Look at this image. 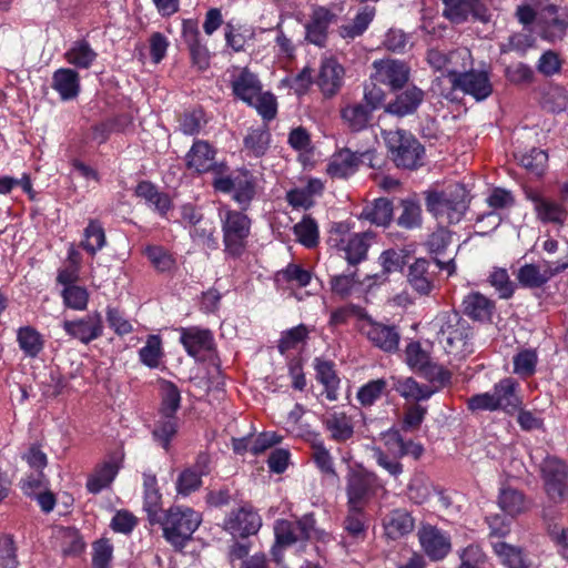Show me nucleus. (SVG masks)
<instances>
[{
	"label": "nucleus",
	"mask_w": 568,
	"mask_h": 568,
	"mask_svg": "<svg viewBox=\"0 0 568 568\" xmlns=\"http://www.w3.org/2000/svg\"><path fill=\"white\" fill-rule=\"evenodd\" d=\"M51 88L59 93L62 101L75 99L80 93V75L70 68H60L52 74Z\"/></svg>",
	"instance_id": "c9c22d12"
},
{
	"label": "nucleus",
	"mask_w": 568,
	"mask_h": 568,
	"mask_svg": "<svg viewBox=\"0 0 568 568\" xmlns=\"http://www.w3.org/2000/svg\"><path fill=\"white\" fill-rule=\"evenodd\" d=\"M315 377L324 387L326 399L335 402L338 398L341 379L335 369V363L323 357H315L313 362Z\"/></svg>",
	"instance_id": "473e14b6"
},
{
	"label": "nucleus",
	"mask_w": 568,
	"mask_h": 568,
	"mask_svg": "<svg viewBox=\"0 0 568 568\" xmlns=\"http://www.w3.org/2000/svg\"><path fill=\"white\" fill-rule=\"evenodd\" d=\"M358 152H353L348 148L335 152L326 166V173L332 179H347L353 175L361 165Z\"/></svg>",
	"instance_id": "2f4dec72"
},
{
	"label": "nucleus",
	"mask_w": 568,
	"mask_h": 568,
	"mask_svg": "<svg viewBox=\"0 0 568 568\" xmlns=\"http://www.w3.org/2000/svg\"><path fill=\"white\" fill-rule=\"evenodd\" d=\"M387 386L384 378L372 379L358 388L356 399L363 407H371L387 394Z\"/></svg>",
	"instance_id": "6e6d98bb"
},
{
	"label": "nucleus",
	"mask_w": 568,
	"mask_h": 568,
	"mask_svg": "<svg viewBox=\"0 0 568 568\" xmlns=\"http://www.w3.org/2000/svg\"><path fill=\"white\" fill-rule=\"evenodd\" d=\"M409 252L405 248H389L384 251L379 257V264L383 267V275L402 271L407 264Z\"/></svg>",
	"instance_id": "338daca9"
},
{
	"label": "nucleus",
	"mask_w": 568,
	"mask_h": 568,
	"mask_svg": "<svg viewBox=\"0 0 568 568\" xmlns=\"http://www.w3.org/2000/svg\"><path fill=\"white\" fill-rule=\"evenodd\" d=\"M314 514H306L296 520L278 519L274 534L280 545L292 546L312 539L316 535Z\"/></svg>",
	"instance_id": "9b49d317"
},
{
	"label": "nucleus",
	"mask_w": 568,
	"mask_h": 568,
	"mask_svg": "<svg viewBox=\"0 0 568 568\" xmlns=\"http://www.w3.org/2000/svg\"><path fill=\"white\" fill-rule=\"evenodd\" d=\"M182 40L186 44L192 64L204 71L210 67V52L201 41L199 23L194 19H185L182 22Z\"/></svg>",
	"instance_id": "5701e85b"
},
{
	"label": "nucleus",
	"mask_w": 568,
	"mask_h": 568,
	"mask_svg": "<svg viewBox=\"0 0 568 568\" xmlns=\"http://www.w3.org/2000/svg\"><path fill=\"white\" fill-rule=\"evenodd\" d=\"M202 521L200 513L190 507L172 506L156 521L164 539L175 549H183Z\"/></svg>",
	"instance_id": "7ed1b4c3"
},
{
	"label": "nucleus",
	"mask_w": 568,
	"mask_h": 568,
	"mask_svg": "<svg viewBox=\"0 0 568 568\" xmlns=\"http://www.w3.org/2000/svg\"><path fill=\"white\" fill-rule=\"evenodd\" d=\"M559 516L560 513L554 506H544L542 519L547 523L548 536L557 546L559 554L568 559V527H561L555 523Z\"/></svg>",
	"instance_id": "4c0bfd02"
},
{
	"label": "nucleus",
	"mask_w": 568,
	"mask_h": 568,
	"mask_svg": "<svg viewBox=\"0 0 568 568\" xmlns=\"http://www.w3.org/2000/svg\"><path fill=\"white\" fill-rule=\"evenodd\" d=\"M393 202L387 197H378L363 207L359 219L377 226H388L393 220Z\"/></svg>",
	"instance_id": "ea45409f"
},
{
	"label": "nucleus",
	"mask_w": 568,
	"mask_h": 568,
	"mask_svg": "<svg viewBox=\"0 0 568 568\" xmlns=\"http://www.w3.org/2000/svg\"><path fill=\"white\" fill-rule=\"evenodd\" d=\"M462 310L475 322L490 323L496 312V304L480 292H470L463 298Z\"/></svg>",
	"instance_id": "7c9ffc66"
},
{
	"label": "nucleus",
	"mask_w": 568,
	"mask_h": 568,
	"mask_svg": "<svg viewBox=\"0 0 568 568\" xmlns=\"http://www.w3.org/2000/svg\"><path fill=\"white\" fill-rule=\"evenodd\" d=\"M215 191L232 193V199L246 211L256 195L257 179L248 170H237L230 175L217 173L212 182Z\"/></svg>",
	"instance_id": "0eeeda50"
},
{
	"label": "nucleus",
	"mask_w": 568,
	"mask_h": 568,
	"mask_svg": "<svg viewBox=\"0 0 568 568\" xmlns=\"http://www.w3.org/2000/svg\"><path fill=\"white\" fill-rule=\"evenodd\" d=\"M383 528L387 538L397 540L414 530L415 519L404 508L393 509L384 517Z\"/></svg>",
	"instance_id": "f704fd0d"
},
{
	"label": "nucleus",
	"mask_w": 568,
	"mask_h": 568,
	"mask_svg": "<svg viewBox=\"0 0 568 568\" xmlns=\"http://www.w3.org/2000/svg\"><path fill=\"white\" fill-rule=\"evenodd\" d=\"M568 268V254L564 260L555 263L544 262L542 265L527 263L518 270L517 280L528 288H539L551 277Z\"/></svg>",
	"instance_id": "4468645a"
},
{
	"label": "nucleus",
	"mask_w": 568,
	"mask_h": 568,
	"mask_svg": "<svg viewBox=\"0 0 568 568\" xmlns=\"http://www.w3.org/2000/svg\"><path fill=\"white\" fill-rule=\"evenodd\" d=\"M345 69L335 58H324L321 61L315 80L325 98L335 97L344 85Z\"/></svg>",
	"instance_id": "4be33fe9"
},
{
	"label": "nucleus",
	"mask_w": 568,
	"mask_h": 568,
	"mask_svg": "<svg viewBox=\"0 0 568 568\" xmlns=\"http://www.w3.org/2000/svg\"><path fill=\"white\" fill-rule=\"evenodd\" d=\"M376 72L375 80L389 87L395 92L403 89L410 77V68L407 63L399 60H379L373 63Z\"/></svg>",
	"instance_id": "aec40b11"
},
{
	"label": "nucleus",
	"mask_w": 568,
	"mask_h": 568,
	"mask_svg": "<svg viewBox=\"0 0 568 568\" xmlns=\"http://www.w3.org/2000/svg\"><path fill=\"white\" fill-rule=\"evenodd\" d=\"M215 155V149L207 141L195 140L185 156L186 168L197 173L209 171H214L215 175L219 172L222 173L220 170L222 165H217Z\"/></svg>",
	"instance_id": "393cba45"
},
{
	"label": "nucleus",
	"mask_w": 568,
	"mask_h": 568,
	"mask_svg": "<svg viewBox=\"0 0 568 568\" xmlns=\"http://www.w3.org/2000/svg\"><path fill=\"white\" fill-rule=\"evenodd\" d=\"M362 285L356 271L347 274H338L331 276L329 286L333 294L339 296L342 300L349 297L353 292Z\"/></svg>",
	"instance_id": "e2e57ef3"
},
{
	"label": "nucleus",
	"mask_w": 568,
	"mask_h": 568,
	"mask_svg": "<svg viewBox=\"0 0 568 568\" xmlns=\"http://www.w3.org/2000/svg\"><path fill=\"white\" fill-rule=\"evenodd\" d=\"M538 364V354L536 349L523 348L513 357V372L519 377L526 379L536 373Z\"/></svg>",
	"instance_id": "13d9d810"
},
{
	"label": "nucleus",
	"mask_w": 568,
	"mask_h": 568,
	"mask_svg": "<svg viewBox=\"0 0 568 568\" xmlns=\"http://www.w3.org/2000/svg\"><path fill=\"white\" fill-rule=\"evenodd\" d=\"M337 21V13L327 7L314 6L305 24V40L320 48L325 47L328 28Z\"/></svg>",
	"instance_id": "f3484780"
},
{
	"label": "nucleus",
	"mask_w": 568,
	"mask_h": 568,
	"mask_svg": "<svg viewBox=\"0 0 568 568\" xmlns=\"http://www.w3.org/2000/svg\"><path fill=\"white\" fill-rule=\"evenodd\" d=\"M527 200L534 205V212L538 221L544 224H554L562 226L568 219V211L564 203L551 197L545 196L538 191L527 190L525 192Z\"/></svg>",
	"instance_id": "2eb2a0df"
},
{
	"label": "nucleus",
	"mask_w": 568,
	"mask_h": 568,
	"mask_svg": "<svg viewBox=\"0 0 568 568\" xmlns=\"http://www.w3.org/2000/svg\"><path fill=\"white\" fill-rule=\"evenodd\" d=\"M105 243V232L101 222L98 220H90L84 229V239L80 244L81 247L93 256L104 247Z\"/></svg>",
	"instance_id": "603ef678"
},
{
	"label": "nucleus",
	"mask_w": 568,
	"mask_h": 568,
	"mask_svg": "<svg viewBox=\"0 0 568 568\" xmlns=\"http://www.w3.org/2000/svg\"><path fill=\"white\" fill-rule=\"evenodd\" d=\"M468 67H471V54L468 49H456L447 52L446 58V73L443 74V80H447L453 84V71L465 72Z\"/></svg>",
	"instance_id": "0e129e2a"
},
{
	"label": "nucleus",
	"mask_w": 568,
	"mask_h": 568,
	"mask_svg": "<svg viewBox=\"0 0 568 568\" xmlns=\"http://www.w3.org/2000/svg\"><path fill=\"white\" fill-rule=\"evenodd\" d=\"M443 16L453 23H463L469 16L481 22L489 21L488 10L479 0H443Z\"/></svg>",
	"instance_id": "412c9836"
},
{
	"label": "nucleus",
	"mask_w": 568,
	"mask_h": 568,
	"mask_svg": "<svg viewBox=\"0 0 568 568\" xmlns=\"http://www.w3.org/2000/svg\"><path fill=\"white\" fill-rule=\"evenodd\" d=\"M394 389L406 400L416 403L427 400L437 393L434 385L420 384L413 377L397 378L394 383Z\"/></svg>",
	"instance_id": "a19ab883"
},
{
	"label": "nucleus",
	"mask_w": 568,
	"mask_h": 568,
	"mask_svg": "<svg viewBox=\"0 0 568 568\" xmlns=\"http://www.w3.org/2000/svg\"><path fill=\"white\" fill-rule=\"evenodd\" d=\"M540 476L550 505L562 504L568 495V465L556 456H547L540 464Z\"/></svg>",
	"instance_id": "1a4fd4ad"
},
{
	"label": "nucleus",
	"mask_w": 568,
	"mask_h": 568,
	"mask_svg": "<svg viewBox=\"0 0 568 568\" xmlns=\"http://www.w3.org/2000/svg\"><path fill=\"white\" fill-rule=\"evenodd\" d=\"M540 37L549 42L564 39L568 29V14L559 13L556 6L549 4L540 13L538 19Z\"/></svg>",
	"instance_id": "a878e982"
},
{
	"label": "nucleus",
	"mask_w": 568,
	"mask_h": 568,
	"mask_svg": "<svg viewBox=\"0 0 568 568\" xmlns=\"http://www.w3.org/2000/svg\"><path fill=\"white\" fill-rule=\"evenodd\" d=\"M193 242L199 245H203L210 250H216L219 246L215 237V225L214 222L209 219H201L189 231Z\"/></svg>",
	"instance_id": "bf43d9fd"
},
{
	"label": "nucleus",
	"mask_w": 568,
	"mask_h": 568,
	"mask_svg": "<svg viewBox=\"0 0 568 568\" xmlns=\"http://www.w3.org/2000/svg\"><path fill=\"white\" fill-rule=\"evenodd\" d=\"M180 333V343L192 357H197L214 348V337L210 329L191 326L182 327Z\"/></svg>",
	"instance_id": "c85d7f7f"
},
{
	"label": "nucleus",
	"mask_w": 568,
	"mask_h": 568,
	"mask_svg": "<svg viewBox=\"0 0 568 568\" xmlns=\"http://www.w3.org/2000/svg\"><path fill=\"white\" fill-rule=\"evenodd\" d=\"M390 160L397 168L416 170L423 165L425 148L408 131L395 130L384 134Z\"/></svg>",
	"instance_id": "39448f33"
},
{
	"label": "nucleus",
	"mask_w": 568,
	"mask_h": 568,
	"mask_svg": "<svg viewBox=\"0 0 568 568\" xmlns=\"http://www.w3.org/2000/svg\"><path fill=\"white\" fill-rule=\"evenodd\" d=\"M417 537L422 550L433 561L443 560L452 550L450 536L434 525L422 523Z\"/></svg>",
	"instance_id": "ddd939ff"
},
{
	"label": "nucleus",
	"mask_w": 568,
	"mask_h": 568,
	"mask_svg": "<svg viewBox=\"0 0 568 568\" xmlns=\"http://www.w3.org/2000/svg\"><path fill=\"white\" fill-rule=\"evenodd\" d=\"M62 327L70 337L83 344H89L103 335L102 316L97 311L81 318L65 320L62 323Z\"/></svg>",
	"instance_id": "6ab92c4d"
},
{
	"label": "nucleus",
	"mask_w": 568,
	"mask_h": 568,
	"mask_svg": "<svg viewBox=\"0 0 568 568\" xmlns=\"http://www.w3.org/2000/svg\"><path fill=\"white\" fill-rule=\"evenodd\" d=\"M144 255L158 272L169 273L175 268V258L161 245H148L144 248Z\"/></svg>",
	"instance_id": "052dcab7"
},
{
	"label": "nucleus",
	"mask_w": 568,
	"mask_h": 568,
	"mask_svg": "<svg viewBox=\"0 0 568 568\" xmlns=\"http://www.w3.org/2000/svg\"><path fill=\"white\" fill-rule=\"evenodd\" d=\"M144 503L143 509L148 514L150 525H156L160 518L165 514L162 509V495L158 488V479L154 474H143Z\"/></svg>",
	"instance_id": "72a5a7b5"
},
{
	"label": "nucleus",
	"mask_w": 568,
	"mask_h": 568,
	"mask_svg": "<svg viewBox=\"0 0 568 568\" xmlns=\"http://www.w3.org/2000/svg\"><path fill=\"white\" fill-rule=\"evenodd\" d=\"M97 58L98 53L84 39L74 41L71 48L64 53L67 62L79 69L91 68Z\"/></svg>",
	"instance_id": "a18cd8bd"
},
{
	"label": "nucleus",
	"mask_w": 568,
	"mask_h": 568,
	"mask_svg": "<svg viewBox=\"0 0 568 568\" xmlns=\"http://www.w3.org/2000/svg\"><path fill=\"white\" fill-rule=\"evenodd\" d=\"M378 476L365 468H349L346 474L345 493L347 497V507L354 509L366 508L382 488Z\"/></svg>",
	"instance_id": "6e6552de"
},
{
	"label": "nucleus",
	"mask_w": 568,
	"mask_h": 568,
	"mask_svg": "<svg viewBox=\"0 0 568 568\" xmlns=\"http://www.w3.org/2000/svg\"><path fill=\"white\" fill-rule=\"evenodd\" d=\"M311 449L312 459L320 471L325 476L338 478L334 466V458L318 436L311 442Z\"/></svg>",
	"instance_id": "3c124183"
},
{
	"label": "nucleus",
	"mask_w": 568,
	"mask_h": 568,
	"mask_svg": "<svg viewBox=\"0 0 568 568\" xmlns=\"http://www.w3.org/2000/svg\"><path fill=\"white\" fill-rule=\"evenodd\" d=\"M498 505L506 514L513 517L525 513L529 508L525 494L513 487L500 489Z\"/></svg>",
	"instance_id": "de8ad7c7"
},
{
	"label": "nucleus",
	"mask_w": 568,
	"mask_h": 568,
	"mask_svg": "<svg viewBox=\"0 0 568 568\" xmlns=\"http://www.w3.org/2000/svg\"><path fill=\"white\" fill-rule=\"evenodd\" d=\"M179 428L176 416H163L155 423L152 435L165 450H169L172 438L176 435Z\"/></svg>",
	"instance_id": "680f3d73"
},
{
	"label": "nucleus",
	"mask_w": 568,
	"mask_h": 568,
	"mask_svg": "<svg viewBox=\"0 0 568 568\" xmlns=\"http://www.w3.org/2000/svg\"><path fill=\"white\" fill-rule=\"evenodd\" d=\"M345 532L349 538L356 541H362L367 536V514L365 508L354 509L347 507V514L343 523Z\"/></svg>",
	"instance_id": "49530a36"
},
{
	"label": "nucleus",
	"mask_w": 568,
	"mask_h": 568,
	"mask_svg": "<svg viewBox=\"0 0 568 568\" xmlns=\"http://www.w3.org/2000/svg\"><path fill=\"white\" fill-rule=\"evenodd\" d=\"M123 454L115 452L102 462L99 463L92 474L88 477L85 487L89 493L97 495L103 489L108 488L115 479L119 470L122 467Z\"/></svg>",
	"instance_id": "a211bd4d"
},
{
	"label": "nucleus",
	"mask_w": 568,
	"mask_h": 568,
	"mask_svg": "<svg viewBox=\"0 0 568 568\" xmlns=\"http://www.w3.org/2000/svg\"><path fill=\"white\" fill-rule=\"evenodd\" d=\"M397 91L395 98L385 105V113L397 118L414 114L425 99V92L414 84Z\"/></svg>",
	"instance_id": "b1692460"
},
{
	"label": "nucleus",
	"mask_w": 568,
	"mask_h": 568,
	"mask_svg": "<svg viewBox=\"0 0 568 568\" xmlns=\"http://www.w3.org/2000/svg\"><path fill=\"white\" fill-rule=\"evenodd\" d=\"M493 395L498 410L507 414L516 413L523 404L519 395V383L513 377L501 378L494 385Z\"/></svg>",
	"instance_id": "c756f323"
},
{
	"label": "nucleus",
	"mask_w": 568,
	"mask_h": 568,
	"mask_svg": "<svg viewBox=\"0 0 568 568\" xmlns=\"http://www.w3.org/2000/svg\"><path fill=\"white\" fill-rule=\"evenodd\" d=\"M375 17L374 7H364L355 18L338 28V34L346 41H352L361 37L369 27Z\"/></svg>",
	"instance_id": "37998d69"
},
{
	"label": "nucleus",
	"mask_w": 568,
	"mask_h": 568,
	"mask_svg": "<svg viewBox=\"0 0 568 568\" xmlns=\"http://www.w3.org/2000/svg\"><path fill=\"white\" fill-rule=\"evenodd\" d=\"M437 272L432 262L426 258H416L408 266L407 282L419 295L428 296L435 288Z\"/></svg>",
	"instance_id": "bb28decb"
},
{
	"label": "nucleus",
	"mask_w": 568,
	"mask_h": 568,
	"mask_svg": "<svg viewBox=\"0 0 568 568\" xmlns=\"http://www.w3.org/2000/svg\"><path fill=\"white\" fill-rule=\"evenodd\" d=\"M541 108L551 113L564 111L568 105L566 90L557 84H550L544 89L540 99Z\"/></svg>",
	"instance_id": "864d4df0"
},
{
	"label": "nucleus",
	"mask_w": 568,
	"mask_h": 568,
	"mask_svg": "<svg viewBox=\"0 0 568 568\" xmlns=\"http://www.w3.org/2000/svg\"><path fill=\"white\" fill-rule=\"evenodd\" d=\"M373 112L361 102L349 103L341 109V119L352 132L365 130L372 120Z\"/></svg>",
	"instance_id": "79ce46f5"
},
{
	"label": "nucleus",
	"mask_w": 568,
	"mask_h": 568,
	"mask_svg": "<svg viewBox=\"0 0 568 568\" xmlns=\"http://www.w3.org/2000/svg\"><path fill=\"white\" fill-rule=\"evenodd\" d=\"M372 239V232L352 233L348 223L334 222L328 231L327 243L331 247L343 252L351 265H357L366 260Z\"/></svg>",
	"instance_id": "20e7f679"
},
{
	"label": "nucleus",
	"mask_w": 568,
	"mask_h": 568,
	"mask_svg": "<svg viewBox=\"0 0 568 568\" xmlns=\"http://www.w3.org/2000/svg\"><path fill=\"white\" fill-rule=\"evenodd\" d=\"M293 230L297 241L305 247L312 248L318 244V226L311 216H304L294 225Z\"/></svg>",
	"instance_id": "774afa93"
},
{
	"label": "nucleus",
	"mask_w": 568,
	"mask_h": 568,
	"mask_svg": "<svg viewBox=\"0 0 568 568\" xmlns=\"http://www.w3.org/2000/svg\"><path fill=\"white\" fill-rule=\"evenodd\" d=\"M17 342L20 349L28 357H37L44 347L42 335L32 326L20 327L17 332Z\"/></svg>",
	"instance_id": "09e8293b"
},
{
	"label": "nucleus",
	"mask_w": 568,
	"mask_h": 568,
	"mask_svg": "<svg viewBox=\"0 0 568 568\" xmlns=\"http://www.w3.org/2000/svg\"><path fill=\"white\" fill-rule=\"evenodd\" d=\"M452 77L450 92H442V95L447 99L456 90L473 97L476 101H484L493 93V83L487 71L475 69L466 70L465 72L453 71Z\"/></svg>",
	"instance_id": "9d476101"
},
{
	"label": "nucleus",
	"mask_w": 568,
	"mask_h": 568,
	"mask_svg": "<svg viewBox=\"0 0 568 568\" xmlns=\"http://www.w3.org/2000/svg\"><path fill=\"white\" fill-rule=\"evenodd\" d=\"M243 142L248 154L255 158L264 155L271 143V133L267 125L250 129Z\"/></svg>",
	"instance_id": "8fccbe9b"
},
{
	"label": "nucleus",
	"mask_w": 568,
	"mask_h": 568,
	"mask_svg": "<svg viewBox=\"0 0 568 568\" xmlns=\"http://www.w3.org/2000/svg\"><path fill=\"white\" fill-rule=\"evenodd\" d=\"M426 210L437 220L449 224L459 223L469 204L464 185L456 183L442 191L424 192Z\"/></svg>",
	"instance_id": "f03ea898"
},
{
	"label": "nucleus",
	"mask_w": 568,
	"mask_h": 568,
	"mask_svg": "<svg viewBox=\"0 0 568 568\" xmlns=\"http://www.w3.org/2000/svg\"><path fill=\"white\" fill-rule=\"evenodd\" d=\"M134 193L138 197L143 199L149 205H152L163 217L166 216L168 212L173 206L169 194L160 192L150 181H141L136 185Z\"/></svg>",
	"instance_id": "58836bf2"
},
{
	"label": "nucleus",
	"mask_w": 568,
	"mask_h": 568,
	"mask_svg": "<svg viewBox=\"0 0 568 568\" xmlns=\"http://www.w3.org/2000/svg\"><path fill=\"white\" fill-rule=\"evenodd\" d=\"M400 206L403 211L397 219V224L406 230L419 227L423 222L419 203L414 199H404L400 201Z\"/></svg>",
	"instance_id": "69168bd1"
},
{
	"label": "nucleus",
	"mask_w": 568,
	"mask_h": 568,
	"mask_svg": "<svg viewBox=\"0 0 568 568\" xmlns=\"http://www.w3.org/2000/svg\"><path fill=\"white\" fill-rule=\"evenodd\" d=\"M495 554L508 568H529L523 554V549L505 541L493 542Z\"/></svg>",
	"instance_id": "4d7b16f0"
},
{
	"label": "nucleus",
	"mask_w": 568,
	"mask_h": 568,
	"mask_svg": "<svg viewBox=\"0 0 568 568\" xmlns=\"http://www.w3.org/2000/svg\"><path fill=\"white\" fill-rule=\"evenodd\" d=\"M321 423L335 443H346L354 436V420L345 412L328 410L322 415Z\"/></svg>",
	"instance_id": "cd10ccee"
},
{
	"label": "nucleus",
	"mask_w": 568,
	"mask_h": 568,
	"mask_svg": "<svg viewBox=\"0 0 568 568\" xmlns=\"http://www.w3.org/2000/svg\"><path fill=\"white\" fill-rule=\"evenodd\" d=\"M224 254L230 258H240L247 248L251 234V219L241 211L225 210L221 217Z\"/></svg>",
	"instance_id": "423d86ee"
},
{
	"label": "nucleus",
	"mask_w": 568,
	"mask_h": 568,
	"mask_svg": "<svg viewBox=\"0 0 568 568\" xmlns=\"http://www.w3.org/2000/svg\"><path fill=\"white\" fill-rule=\"evenodd\" d=\"M231 87L234 97L246 104L251 103L262 91V83L257 75L247 68H243L240 73L233 78Z\"/></svg>",
	"instance_id": "e433bc0d"
},
{
	"label": "nucleus",
	"mask_w": 568,
	"mask_h": 568,
	"mask_svg": "<svg viewBox=\"0 0 568 568\" xmlns=\"http://www.w3.org/2000/svg\"><path fill=\"white\" fill-rule=\"evenodd\" d=\"M361 318L364 320L361 332L375 347L386 353L398 349L400 335L395 325L374 321L368 314H362Z\"/></svg>",
	"instance_id": "f8f14e48"
},
{
	"label": "nucleus",
	"mask_w": 568,
	"mask_h": 568,
	"mask_svg": "<svg viewBox=\"0 0 568 568\" xmlns=\"http://www.w3.org/2000/svg\"><path fill=\"white\" fill-rule=\"evenodd\" d=\"M255 36L254 29L251 26L242 23H233L229 21L224 24L225 43L234 52L245 51V45Z\"/></svg>",
	"instance_id": "c03bdc74"
},
{
	"label": "nucleus",
	"mask_w": 568,
	"mask_h": 568,
	"mask_svg": "<svg viewBox=\"0 0 568 568\" xmlns=\"http://www.w3.org/2000/svg\"><path fill=\"white\" fill-rule=\"evenodd\" d=\"M436 339L443 349L456 357H464L473 352V327L455 310L439 312L432 322Z\"/></svg>",
	"instance_id": "f257e3e1"
},
{
	"label": "nucleus",
	"mask_w": 568,
	"mask_h": 568,
	"mask_svg": "<svg viewBox=\"0 0 568 568\" xmlns=\"http://www.w3.org/2000/svg\"><path fill=\"white\" fill-rule=\"evenodd\" d=\"M262 526L261 516L251 507L232 510L223 521V529L233 537L246 538L255 535Z\"/></svg>",
	"instance_id": "dca6fc26"
},
{
	"label": "nucleus",
	"mask_w": 568,
	"mask_h": 568,
	"mask_svg": "<svg viewBox=\"0 0 568 568\" xmlns=\"http://www.w3.org/2000/svg\"><path fill=\"white\" fill-rule=\"evenodd\" d=\"M164 356L160 335H149L145 345L139 351L140 362L149 368H158Z\"/></svg>",
	"instance_id": "5fc2aeb1"
}]
</instances>
